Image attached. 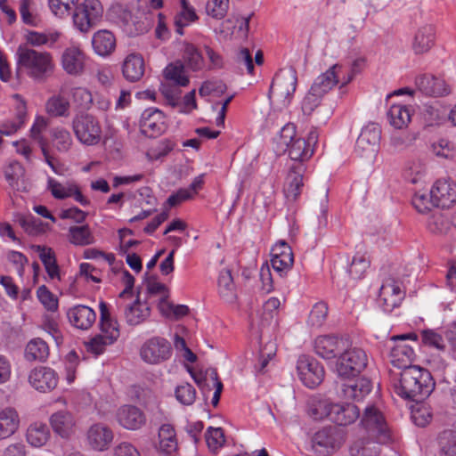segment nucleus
<instances>
[{"instance_id":"nucleus-1","label":"nucleus","mask_w":456,"mask_h":456,"mask_svg":"<svg viewBox=\"0 0 456 456\" xmlns=\"http://www.w3.org/2000/svg\"><path fill=\"white\" fill-rule=\"evenodd\" d=\"M435 387L430 371L417 365L401 370L399 379L394 382V392L403 399L420 403L432 394Z\"/></svg>"},{"instance_id":"nucleus-2","label":"nucleus","mask_w":456,"mask_h":456,"mask_svg":"<svg viewBox=\"0 0 456 456\" xmlns=\"http://www.w3.org/2000/svg\"><path fill=\"white\" fill-rule=\"evenodd\" d=\"M15 76L18 79L28 77L37 82H44L54 69L50 53L37 51L28 45H20L15 53Z\"/></svg>"},{"instance_id":"nucleus-3","label":"nucleus","mask_w":456,"mask_h":456,"mask_svg":"<svg viewBox=\"0 0 456 456\" xmlns=\"http://www.w3.org/2000/svg\"><path fill=\"white\" fill-rule=\"evenodd\" d=\"M369 358L365 350L361 347H346L338 358L336 369L338 376L343 379L356 378L368 366Z\"/></svg>"},{"instance_id":"nucleus-4","label":"nucleus","mask_w":456,"mask_h":456,"mask_svg":"<svg viewBox=\"0 0 456 456\" xmlns=\"http://www.w3.org/2000/svg\"><path fill=\"white\" fill-rule=\"evenodd\" d=\"M360 424L372 440H377L378 443H387L390 440L387 420L375 405L366 406Z\"/></svg>"},{"instance_id":"nucleus-5","label":"nucleus","mask_w":456,"mask_h":456,"mask_svg":"<svg viewBox=\"0 0 456 456\" xmlns=\"http://www.w3.org/2000/svg\"><path fill=\"white\" fill-rule=\"evenodd\" d=\"M102 14L103 7L99 0H85L76 6L73 22L79 31L86 33L100 22Z\"/></svg>"},{"instance_id":"nucleus-6","label":"nucleus","mask_w":456,"mask_h":456,"mask_svg":"<svg viewBox=\"0 0 456 456\" xmlns=\"http://www.w3.org/2000/svg\"><path fill=\"white\" fill-rule=\"evenodd\" d=\"M391 340L395 345L391 347L390 358L394 367L404 370L411 364L415 357L413 348L406 344V340L418 342V335L415 332H409L401 335L393 336Z\"/></svg>"},{"instance_id":"nucleus-7","label":"nucleus","mask_w":456,"mask_h":456,"mask_svg":"<svg viewBox=\"0 0 456 456\" xmlns=\"http://www.w3.org/2000/svg\"><path fill=\"white\" fill-rule=\"evenodd\" d=\"M72 128L77 140L85 145H96L102 139L100 123L92 115L76 116L72 121Z\"/></svg>"},{"instance_id":"nucleus-8","label":"nucleus","mask_w":456,"mask_h":456,"mask_svg":"<svg viewBox=\"0 0 456 456\" xmlns=\"http://www.w3.org/2000/svg\"><path fill=\"white\" fill-rule=\"evenodd\" d=\"M170 342L162 337H152L147 339L140 348L142 360L149 364H160L167 361L172 355Z\"/></svg>"},{"instance_id":"nucleus-9","label":"nucleus","mask_w":456,"mask_h":456,"mask_svg":"<svg viewBox=\"0 0 456 456\" xmlns=\"http://www.w3.org/2000/svg\"><path fill=\"white\" fill-rule=\"evenodd\" d=\"M299 379L309 388H315L323 380L325 370L323 366L314 357L302 354L297 362Z\"/></svg>"},{"instance_id":"nucleus-10","label":"nucleus","mask_w":456,"mask_h":456,"mask_svg":"<svg viewBox=\"0 0 456 456\" xmlns=\"http://www.w3.org/2000/svg\"><path fill=\"white\" fill-rule=\"evenodd\" d=\"M404 297L405 292L401 288V282L388 277L382 281L377 301L385 313H391L401 305Z\"/></svg>"},{"instance_id":"nucleus-11","label":"nucleus","mask_w":456,"mask_h":456,"mask_svg":"<svg viewBox=\"0 0 456 456\" xmlns=\"http://www.w3.org/2000/svg\"><path fill=\"white\" fill-rule=\"evenodd\" d=\"M323 410L327 418L338 426L350 425L360 416L359 408L351 403H327Z\"/></svg>"},{"instance_id":"nucleus-12","label":"nucleus","mask_w":456,"mask_h":456,"mask_svg":"<svg viewBox=\"0 0 456 456\" xmlns=\"http://www.w3.org/2000/svg\"><path fill=\"white\" fill-rule=\"evenodd\" d=\"M381 138V128L377 123L365 126L355 143V152L360 157H371L377 151Z\"/></svg>"},{"instance_id":"nucleus-13","label":"nucleus","mask_w":456,"mask_h":456,"mask_svg":"<svg viewBox=\"0 0 456 456\" xmlns=\"http://www.w3.org/2000/svg\"><path fill=\"white\" fill-rule=\"evenodd\" d=\"M139 126L141 133L150 138L159 136L167 128L165 114L157 108L144 110Z\"/></svg>"},{"instance_id":"nucleus-14","label":"nucleus","mask_w":456,"mask_h":456,"mask_svg":"<svg viewBox=\"0 0 456 456\" xmlns=\"http://www.w3.org/2000/svg\"><path fill=\"white\" fill-rule=\"evenodd\" d=\"M306 166L303 163H292L289 167L283 185V193L289 202H295L300 196L304 187V175Z\"/></svg>"},{"instance_id":"nucleus-15","label":"nucleus","mask_w":456,"mask_h":456,"mask_svg":"<svg viewBox=\"0 0 456 456\" xmlns=\"http://www.w3.org/2000/svg\"><path fill=\"white\" fill-rule=\"evenodd\" d=\"M347 341L336 335L318 336L314 340V352L325 360H332L340 356Z\"/></svg>"},{"instance_id":"nucleus-16","label":"nucleus","mask_w":456,"mask_h":456,"mask_svg":"<svg viewBox=\"0 0 456 456\" xmlns=\"http://www.w3.org/2000/svg\"><path fill=\"white\" fill-rule=\"evenodd\" d=\"M341 385L340 395L346 400L362 402L372 391L373 383L367 377L351 378Z\"/></svg>"},{"instance_id":"nucleus-17","label":"nucleus","mask_w":456,"mask_h":456,"mask_svg":"<svg viewBox=\"0 0 456 456\" xmlns=\"http://www.w3.org/2000/svg\"><path fill=\"white\" fill-rule=\"evenodd\" d=\"M118 424L128 430H138L146 423L145 413L137 406L125 404L117 411Z\"/></svg>"},{"instance_id":"nucleus-18","label":"nucleus","mask_w":456,"mask_h":456,"mask_svg":"<svg viewBox=\"0 0 456 456\" xmlns=\"http://www.w3.org/2000/svg\"><path fill=\"white\" fill-rule=\"evenodd\" d=\"M58 375L54 370L41 366L32 370L28 376L30 385L39 392H49L58 384Z\"/></svg>"},{"instance_id":"nucleus-19","label":"nucleus","mask_w":456,"mask_h":456,"mask_svg":"<svg viewBox=\"0 0 456 456\" xmlns=\"http://www.w3.org/2000/svg\"><path fill=\"white\" fill-rule=\"evenodd\" d=\"M114 438L113 431L102 423L92 425L87 431L89 445L95 451L103 452L110 448Z\"/></svg>"},{"instance_id":"nucleus-20","label":"nucleus","mask_w":456,"mask_h":456,"mask_svg":"<svg viewBox=\"0 0 456 456\" xmlns=\"http://www.w3.org/2000/svg\"><path fill=\"white\" fill-rule=\"evenodd\" d=\"M297 83V71L293 69L286 74L276 76L270 86L269 98L272 94H277L285 100L289 99L295 93Z\"/></svg>"},{"instance_id":"nucleus-21","label":"nucleus","mask_w":456,"mask_h":456,"mask_svg":"<svg viewBox=\"0 0 456 456\" xmlns=\"http://www.w3.org/2000/svg\"><path fill=\"white\" fill-rule=\"evenodd\" d=\"M415 84L418 90L428 96L438 97L450 94L445 81L430 74L419 75Z\"/></svg>"},{"instance_id":"nucleus-22","label":"nucleus","mask_w":456,"mask_h":456,"mask_svg":"<svg viewBox=\"0 0 456 456\" xmlns=\"http://www.w3.org/2000/svg\"><path fill=\"white\" fill-rule=\"evenodd\" d=\"M436 31L432 24H424L415 32L411 47L415 54H424L429 52L436 43Z\"/></svg>"},{"instance_id":"nucleus-23","label":"nucleus","mask_w":456,"mask_h":456,"mask_svg":"<svg viewBox=\"0 0 456 456\" xmlns=\"http://www.w3.org/2000/svg\"><path fill=\"white\" fill-rule=\"evenodd\" d=\"M67 316L71 325L83 330L91 328L96 321L95 312L91 307L84 305H77L69 308Z\"/></svg>"},{"instance_id":"nucleus-24","label":"nucleus","mask_w":456,"mask_h":456,"mask_svg":"<svg viewBox=\"0 0 456 456\" xmlns=\"http://www.w3.org/2000/svg\"><path fill=\"white\" fill-rule=\"evenodd\" d=\"M217 293L220 298L227 304H233L236 302L238 297L237 289L231 269L223 268L219 271L217 278Z\"/></svg>"},{"instance_id":"nucleus-25","label":"nucleus","mask_w":456,"mask_h":456,"mask_svg":"<svg viewBox=\"0 0 456 456\" xmlns=\"http://www.w3.org/2000/svg\"><path fill=\"white\" fill-rule=\"evenodd\" d=\"M342 68L341 64L337 63L318 76L311 86L312 91L322 95L330 91L339 82L338 76Z\"/></svg>"},{"instance_id":"nucleus-26","label":"nucleus","mask_w":456,"mask_h":456,"mask_svg":"<svg viewBox=\"0 0 456 456\" xmlns=\"http://www.w3.org/2000/svg\"><path fill=\"white\" fill-rule=\"evenodd\" d=\"M99 308L101 332L109 338V343H115L120 335L118 321L111 317L107 303L101 301Z\"/></svg>"},{"instance_id":"nucleus-27","label":"nucleus","mask_w":456,"mask_h":456,"mask_svg":"<svg viewBox=\"0 0 456 456\" xmlns=\"http://www.w3.org/2000/svg\"><path fill=\"white\" fill-rule=\"evenodd\" d=\"M144 60L139 53L128 54L122 64L123 76L129 82L139 81L144 74Z\"/></svg>"},{"instance_id":"nucleus-28","label":"nucleus","mask_w":456,"mask_h":456,"mask_svg":"<svg viewBox=\"0 0 456 456\" xmlns=\"http://www.w3.org/2000/svg\"><path fill=\"white\" fill-rule=\"evenodd\" d=\"M126 322L130 326H136L143 322L151 314V308L146 302L140 300L138 295L136 298L127 305L124 311Z\"/></svg>"},{"instance_id":"nucleus-29","label":"nucleus","mask_w":456,"mask_h":456,"mask_svg":"<svg viewBox=\"0 0 456 456\" xmlns=\"http://www.w3.org/2000/svg\"><path fill=\"white\" fill-rule=\"evenodd\" d=\"M159 451L167 456L172 455L178 449L176 432L173 425L162 424L159 428Z\"/></svg>"},{"instance_id":"nucleus-30","label":"nucleus","mask_w":456,"mask_h":456,"mask_svg":"<svg viewBox=\"0 0 456 456\" xmlns=\"http://www.w3.org/2000/svg\"><path fill=\"white\" fill-rule=\"evenodd\" d=\"M16 100L15 118L17 121L5 122L0 125V134L4 135H11L17 132L25 123L27 116V104L20 94H13Z\"/></svg>"},{"instance_id":"nucleus-31","label":"nucleus","mask_w":456,"mask_h":456,"mask_svg":"<svg viewBox=\"0 0 456 456\" xmlns=\"http://www.w3.org/2000/svg\"><path fill=\"white\" fill-rule=\"evenodd\" d=\"M108 261V265L112 273L118 277L121 282L125 285V289L119 293V297H131L134 286V278L124 266L122 261L116 262V258H104Z\"/></svg>"},{"instance_id":"nucleus-32","label":"nucleus","mask_w":456,"mask_h":456,"mask_svg":"<svg viewBox=\"0 0 456 456\" xmlns=\"http://www.w3.org/2000/svg\"><path fill=\"white\" fill-rule=\"evenodd\" d=\"M61 63L67 73L77 75L84 69L85 54L77 47H69L62 53Z\"/></svg>"},{"instance_id":"nucleus-33","label":"nucleus","mask_w":456,"mask_h":456,"mask_svg":"<svg viewBox=\"0 0 456 456\" xmlns=\"http://www.w3.org/2000/svg\"><path fill=\"white\" fill-rule=\"evenodd\" d=\"M181 10L175 14L174 24L175 32L180 36L184 34L183 28L199 20L195 8L188 0H179Z\"/></svg>"},{"instance_id":"nucleus-34","label":"nucleus","mask_w":456,"mask_h":456,"mask_svg":"<svg viewBox=\"0 0 456 456\" xmlns=\"http://www.w3.org/2000/svg\"><path fill=\"white\" fill-rule=\"evenodd\" d=\"M94 52L100 56L110 55L116 48V38L110 30H99L92 38Z\"/></svg>"},{"instance_id":"nucleus-35","label":"nucleus","mask_w":456,"mask_h":456,"mask_svg":"<svg viewBox=\"0 0 456 456\" xmlns=\"http://www.w3.org/2000/svg\"><path fill=\"white\" fill-rule=\"evenodd\" d=\"M20 419L15 409L7 407L0 411V440L6 439L18 429Z\"/></svg>"},{"instance_id":"nucleus-36","label":"nucleus","mask_w":456,"mask_h":456,"mask_svg":"<svg viewBox=\"0 0 456 456\" xmlns=\"http://www.w3.org/2000/svg\"><path fill=\"white\" fill-rule=\"evenodd\" d=\"M50 423L56 434L67 437L75 425V420L70 412L62 410L52 414Z\"/></svg>"},{"instance_id":"nucleus-37","label":"nucleus","mask_w":456,"mask_h":456,"mask_svg":"<svg viewBox=\"0 0 456 456\" xmlns=\"http://www.w3.org/2000/svg\"><path fill=\"white\" fill-rule=\"evenodd\" d=\"M158 309L161 315L170 320H180L190 314V308L186 305H175L164 297L159 298Z\"/></svg>"},{"instance_id":"nucleus-38","label":"nucleus","mask_w":456,"mask_h":456,"mask_svg":"<svg viewBox=\"0 0 456 456\" xmlns=\"http://www.w3.org/2000/svg\"><path fill=\"white\" fill-rule=\"evenodd\" d=\"M49 355L47 343L40 338L31 339L25 348V358L28 361L45 362Z\"/></svg>"},{"instance_id":"nucleus-39","label":"nucleus","mask_w":456,"mask_h":456,"mask_svg":"<svg viewBox=\"0 0 456 456\" xmlns=\"http://www.w3.org/2000/svg\"><path fill=\"white\" fill-rule=\"evenodd\" d=\"M427 228L434 234L445 235L451 231V219L443 212L436 210L428 216Z\"/></svg>"},{"instance_id":"nucleus-40","label":"nucleus","mask_w":456,"mask_h":456,"mask_svg":"<svg viewBox=\"0 0 456 456\" xmlns=\"http://www.w3.org/2000/svg\"><path fill=\"white\" fill-rule=\"evenodd\" d=\"M50 431L46 424L36 422L27 429V441L33 447H41L47 442Z\"/></svg>"},{"instance_id":"nucleus-41","label":"nucleus","mask_w":456,"mask_h":456,"mask_svg":"<svg viewBox=\"0 0 456 456\" xmlns=\"http://www.w3.org/2000/svg\"><path fill=\"white\" fill-rule=\"evenodd\" d=\"M293 163H303L309 159L314 154V149L307 147V142L304 138H297L289 144L287 151Z\"/></svg>"},{"instance_id":"nucleus-42","label":"nucleus","mask_w":456,"mask_h":456,"mask_svg":"<svg viewBox=\"0 0 456 456\" xmlns=\"http://www.w3.org/2000/svg\"><path fill=\"white\" fill-rule=\"evenodd\" d=\"M389 123L396 129H402L411 121L410 110L401 104H393L387 111Z\"/></svg>"},{"instance_id":"nucleus-43","label":"nucleus","mask_w":456,"mask_h":456,"mask_svg":"<svg viewBox=\"0 0 456 456\" xmlns=\"http://www.w3.org/2000/svg\"><path fill=\"white\" fill-rule=\"evenodd\" d=\"M183 57L187 67L193 71L200 70L204 66V59L201 53L191 43H184Z\"/></svg>"},{"instance_id":"nucleus-44","label":"nucleus","mask_w":456,"mask_h":456,"mask_svg":"<svg viewBox=\"0 0 456 456\" xmlns=\"http://www.w3.org/2000/svg\"><path fill=\"white\" fill-rule=\"evenodd\" d=\"M103 271L89 263H81L77 278L86 282H102Z\"/></svg>"},{"instance_id":"nucleus-45","label":"nucleus","mask_w":456,"mask_h":456,"mask_svg":"<svg viewBox=\"0 0 456 456\" xmlns=\"http://www.w3.org/2000/svg\"><path fill=\"white\" fill-rule=\"evenodd\" d=\"M375 441L357 442L350 448L351 456H377L380 452L379 444Z\"/></svg>"},{"instance_id":"nucleus-46","label":"nucleus","mask_w":456,"mask_h":456,"mask_svg":"<svg viewBox=\"0 0 456 456\" xmlns=\"http://www.w3.org/2000/svg\"><path fill=\"white\" fill-rule=\"evenodd\" d=\"M69 109V102L60 95L51 97L46 102V111L53 117L68 116Z\"/></svg>"},{"instance_id":"nucleus-47","label":"nucleus","mask_w":456,"mask_h":456,"mask_svg":"<svg viewBox=\"0 0 456 456\" xmlns=\"http://www.w3.org/2000/svg\"><path fill=\"white\" fill-rule=\"evenodd\" d=\"M175 147V142L170 139L160 140L157 145L150 148L146 153L149 160H159L168 155L170 151Z\"/></svg>"},{"instance_id":"nucleus-48","label":"nucleus","mask_w":456,"mask_h":456,"mask_svg":"<svg viewBox=\"0 0 456 456\" xmlns=\"http://www.w3.org/2000/svg\"><path fill=\"white\" fill-rule=\"evenodd\" d=\"M370 266L369 258H351L346 265V272L353 279H362Z\"/></svg>"},{"instance_id":"nucleus-49","label":"nucleus","mask_w":456,"mask_h":456,"mask_svg":"<svg viewBox=\"0 0 456 456\" xmlns=\"http://www.w3.org/2000/svg\"><path fill=\"white\" fill-rule=\"evenodd\" d=\"M230 0H208L206 12L216 20L224 19L229 11Z\"/></svg>"},{"instance_id":"nucleus-50","label":"nucleus","mask_w":456,"mask_h":456,"mask_svg":"<svg viewBox=\"0 0 456 456\" xmlns=\"http://www.w3.org/2000/svg\"><path fill=\"white\" fill-rule=\"evenodd\" d=\"M69 232L70 241L75 245L85 246L93 242V236L88 225L71 226Z\"/></svg>"},{"instance_id":"nucleus-51","label":"nucleus","mask_w":456,"mask_h":456,"mask_svg":"<svg viewBox=\"0 0 456 456\" xmlns=\"http://www.w3.org/2000/svg\"><path fill=\"white\" fill-rule=\"evenodd\" d=\"M54 147L60 152H67L72 145L70 133L64 128H54L52 132Z\"/></svg>"},{"instance_id":"nucleus-52","label":"nucleus","mask_w":456,"mask_h":456,"mask_svg":"<svg viewBox=\"0 0 456 456\" xmlns=\"http://www.w3.org/2000/svg\"><path fill=\"white\" fill-rule=\"evenodd\" d=\"M205 438L211 451L218 450L225 443L224 433L222 428L208 427L205 434Z\"/></svg>"},{"instance_id":"nucleus-53","label":"nucleus","mask_w":456,"mask_h":456,"mask_svg":"<svg viewBox=\"0 0 456 456\" xmlns=\"http://www.w3.org/2000/svg\"><path fill=\"white\" fill-rule=\"evenodd\" d=\"M314 444L334 450L337 446L336 437L330 428H322L317 431L313 438Z\"/></svg>"},{"instance_id":"nucleus-54","label":"nucleus","mask_w":456,"mask_h":456,"mask_svg":"<svg viewBox=\"0 0 456 456\" xmlns=\"http://www.w3.org/2000/svg\"><path fill=\"white\" fill-rule=\"evenodd\" d=\"M19 223L29 235H38L45 232V224L38 217L33 216H22L19 219Z\"/></svg>"},{"instance_id":"nucleus-55","label":"nucleus","mask_w":456,"mask_h":456,"mask_svg":"<svg viewBox=\"0 0 456 456\" xmlns=\"http://www.w3.org/2000/svg\"><path fill=\"white\" fill-rule=\"evenodd\" d=\"M165 77L180 86H186L189 84V78L183 74L182 64H169L165 69Z\"/></svg>"},{"instance_id":"nucleus-56","label":"nucleus","mask_w":456,"mask_h":456,"mask_svg":"<svg viewBox=\"0 0 456 456\" xmlns=\"http://www.w3.org/2000/svg\"><path fill=\"white\" fill-rule=\"evenodd\" d=\"M175 395L182 404L191 405L196 399V390L192 385L186 383L176 387Z\"/></svg>"},{"instance_id":"nucleus-57","label":"nucleus","mask_w":456,"mask_h":456,"mask_svg":"<svg viewBox=\"0 0 456 456\" xmlns=\"http://www.w3.org/2000/svg\"><path fill=\"white\" fill-rule=\"evenodd\" d=\"M296 126L292 123H287L281 127L277 141L280 150L286 151L289 144L296 141Z\"/></svg>"},{"instance_id":"nucleus-58","label":"nucleus","mask_w":456,"mask_h":456,"mask_svg":"<svg viewBox=\"0 0 456 456\" xmlns=\"http://www.w3.org/2000/svg\"><path fill=\"white\" fill-rule=\"evenodd\" d=\"M37 296L40 303L48 311L55 312L58 309L57 297L49 290L45 285H42L38 288Z\"/></svg>"},{"instance_id":"nucleus-59","label":"nucleus","mask_w":456,"mask_h":456,"mask_svg":"<svg viewBox=\"0 0 456 456\" xmlns=\"http://www.w3.org/2000/svg\"><path fill=\"white\" fill-rule=\"evenodd\" d=\"M327 315H328L327 304L322 301L318 302L313 306V308L309 314L308 322L312 326L319 327V326L322 325V323L324 322V321L327 318Z\"/></svg>"},{"instance_id":"nucleus-60","label":"nucleus","mask_w":456,"mask_h":456,"mask_svg":"<svg viewBox=\"0 0 456 456\" xmlns=\"http://www.w3.org/2000/svg\"><path fill=\"white\" fill-rule=\"evenodd\" d=\"M412 205L419 213H426L431 209L432 207H436L435 202L432 201L430 192L418 191L412 198Z\"/></svg>"},{"instance_id":"nucleus-61","label":"nucleus","mask_w":456,"mask_h":456,"mask_svg":"<svg viewBox=\"0 0 456 456\" xmlns=\"http://www.w3.org/2000/svg\"><path fill=\"white\" fill-rule=\"evenodd\" d=\"M25 38L26 43L23 45H28V46L32 47L46 45L50 39L52 40V44H53L57 40V36L52 35L50 37L45 33L29 30L25 35Z\"/></svg>"},{"instance_id":"nucleus-62","label":"nucleus","mask_w":456,"mask_h":456,"mask_svg":"<svg viewBox=\"0 0 456 456\" xmlns=\"http://www.w3.org/2000/svg\"><path fill=\"white\" fill-rule=\"evenodd\" d=\"M441 456H456V439L452 431L444 432L440 436Z\"/></svg>"},{"instance_id":"nucleus-63","label":"nucleus","mask_w":456,"mask_h":456,"mask_svg":"<svg viewBox=\"0 0 456 456\" xmlns=\"http://www.w3.org/2000/svg\"><path fill=\"white\" fill-rule=\"evenodd\" d=\"M323 95L316 92H313L310 88L302 102V111L305 115H311L313 111L320 105Z\"/></svg>"},{"instance_id":"nucleus-64","label":"nucleus","mask_w":456,"mask_h":456,"mask_svg":"<svg viewBox=\"0 0 456 456\" xmlns=\"http://www.w3.org/2000/svg\"><path fill=\"white\" fill-rule=\"evenodd\" d=\"M109 343V338L102 333L95 335L86 343V348L89 352L101 354L105 351L107 346L112 345Z\"/></svg>"}]
</instances>
